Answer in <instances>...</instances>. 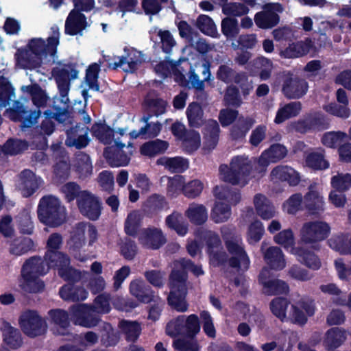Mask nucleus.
<instances>
[{"mask_svg":"<svg viewBox=\"0 0 351 351\" xmlns=\"http://www.w3.org/2000/svg\"><path fill=\"white\" fill-rule=\"evenodd\" d=\"M132 152L127 154L121 149H117L113 146L106 147L104 152V156L107 162L112 167L126 166L130 160Z\"/></svg>","mask_w":351,"mask_h":351,"instance_id":"29","label":"nucleus"},{"mask_svg":"<svg viewBox=\"0 0 351 351\" xmlns=\"http://www.w3.org/2000/svg\"><path fill=\"white\" fill-rule=\"evenodd\" d=\"M264 233L263 223L259 220H255L248 226L246 237L247 241L250 245H254L260 241Z\"/></svg>","mask_w":351,"mask_h":351,"instance_id":"60","label":"nucleus"},{"mask_svg":"<svg viewBox=\"0 0 351 351\" xmlns=\"http://www.w3.org/2000/svg\"><path fill=\"white\" fill-rule=\"evenodd\" d=\"M270 178L274 182H287L292 186L298 184L300 181L299 173L289 166L276 167L271 171Z\"/></svg>","mask_w":351,"mask_h":351,"instance_id":"25","label":"nucleus"},{"mask_svg":"<svg viewBox=\"0 0 351 351\" xmlns=\"http://www.w3.org/2000/svg\"><path fill=\"white\" fill-rule=\"evenodd\" d=\"M197 28L205 35L215 37L217 31L213 19L207 15L201 14L196 21Z\"/></svg>","mask_w":351,"mask_h":351,"instance_id":"62","label":"nucleus"},{"mask_svg":"<svg viewBox=\"0 0 351 351\" xmlns=\"http://www.w3.org/2000/svg\"><path fill=\"white\" fill-rule=\"evenodd\" d=\"M196 237L206 241L210 261L215 264H219L224 260V254L219 252L221 241L217 233L201 228L196 232Z\"/></svg>","mask_w":351,"mask_h":351,"instance_id":"19","label":"nucleus"},{"mask_svg":"<svg viewBox=\"0 0 351 351\" xmlns=\"http://www.w3.org/2000/svg\"><path fill=\"white\" fill-rule=\"evenodd\" d=\"M145 219L144 216L136 210L130 213L125 219L124 229L128 235L136 236L138 229L141 224L144 223Z\"/></svg>","mask_w":351,"mask_h":351,"instance_id":"50","label":"nucleus"},{"mask_svg":"<svg viewBox=\"0 0 351 351\" xmlns=\"http://www.w3.org/2000/svg\"><path fill=\"white\" fill-rule=\"evenodd\" d=\"M288 306L289 302L282 298H276L270 303L271 312L282 322L289 318L295 323L304 324L306 322L307 316H312L315 313L314 302L309 298H302L295 302L291 306V311L287 316Z\"/></svg>","mask_w":351,"mask_h":351,"instance_id":"3","label":"nucleus"},{"mask_svg":"<svg viewBox=\"0 0 351 351\" xmlns=\"http://www.w3.org/2000/svg\"><path fill=\"white\" fill-rule=\"evenodd\" d=\"M231 206L223 202H215L210 214L213 221L216 223L228 221L231 216Z\"/></svg>","mask_w":351,"mask_h":351,"instance_id":"51","label":"nucleus"},{"mask_svg":"<svg viewBox=\"0 0 351 351\" xmlns=\"http://www.w3.org/2000/svg\"><path fill=\"white\" fill-rule=\"evenodd\" d=\"M75 9L69 13L65 23V32L75 35L86 27L85 16L80 11H89L94 7V0H73Z\"/></svg>","mask_w":351,"mask_h":351,"instance_id":"9","label":"nucleus"},{"mask_svg":"<svg viewBox=\"0 0 351 351\" xmlns=\"http://www.w3.org/2000/svg\"><path fill=\"white\" fill-rule=\"evenodd\" d=\"M188 270L196 276L203 275L204 273L201 265H195L190 260L180 258L173 262V269L169 279L171 291L168 296V302L178 312L184 313L189 308L186 300Z\"/></svg>","mask_w":351,"mask_h":351,"instance_id":"1","label":"nucleus"},{"mask_svg":"<svg viewBox=\"0 0 351 351\" xmlns=\"http://www.w3.org/2000/svg\"><path fill=\"white\" fill-rule=\"evenodd\" d=\"M80 213L90 220L99 219L101 212L99 199L88 191H84L77 203Z\"/></svg>","mask_w":351,"mask_h":351,"instance_id":"16","label":"nucleus"},{"mask_svg":"<svg viewBox=\"0 0 351 351\" xmlns=\"http://www.w3.org/2000/svg\"><path fill=\"white\" fill-rule=\"evenodd\" d=\"M51 322L54 325L53 333L58 335H72L69 332L71 326L69 313L62 309H51L48 312Z\"/></svg>","mask_w":351,"mask_h":351,"instance_id":"23","label":"nucleus"},{"mask_svg":"<svg viewBox=\"0 0 351 351\" xmlns=\"http://www.w3.org/2000/svg\"><path fill=\"white\" fill-rule=\"evenodd\" d=\"M28 143L22 139L10 138L1 145L5 156H16L27 150Z\"/></svg>","mask_w":351,"mask_h":351,"instance_id":"47","label":"nucleus"},{"mask_svg":"<svg viewBox=\"0 0 351 351\" xmlns=\"http://www.w3.org/2000/svg\"><path fill=\"white\" fill-rule=\"evenodd\" d=\"M254 204L259 217L268 220L276 215V208L271 202L264 195L256 194L254 198Z\"/></svg>","mask_w":351,"mask_h":351,"instance_id":"33","label":"nucleus"},{"mask_svg":"<svg viewBox=\"0 0 351 351\" xmlns=\"http://www.w3.org/2000/svg\"><path fill=\"white\" fill-rule=\"evenodd\" d=\"M37 214L40 222L53 228L61 226L66 219L65 207L53 195H46L40 199Z\"/></svg>","mask_w":351,"mask_h":351,"instance_id":"5","label":"nucleus"},{"mask_svg":"<svg viewBox=\"0 0 351 351\" xmlns=\"http://www.w3.org/2000/svg\"><path fill=\"white\" fill-rule=\"evenodd\" d=\"M118 326L128 341H136L141 332V325L136 321L121 319Z\"/></svg>","mask_w":351,"mask_h":351,"instance_id":"44","label":"nucleus"},{"mask_svg":"<svg viewBox=\"0 0 351 351\" xmlns=\"http://www.w3.org/2000/svg\"><path fill=\"white\" fill-rule=\"evenodd\" d=\"M274 241L277 244L282 246L291 254L293 249H298L295 245V237L291 229H286L280 231L274 237Z\"/></svg>","mask_w":351,"mask_h":351,"instance_id":"56","label":"nucleus"},{"mask_svg":"<svg viewBox=\"0 0 351 351\" xmlns=\"http://www.w3.org/2000/svg\"><path fill=\"white\" fill-rule=\"evenodd\" d=\"M34 248V242L29 238L14 239L10 244V252L16 256H21Z\"/></svg>","mask_w":351,"mask_h":351,"instance_id":"59","label":"nucleus"},{"mask_svg":"<svg viewBox=\"0 0 351 351\" xmlns=\"http://www.w3.org/2000/svg\"><path fill=\"white\" fill-rule=\"evenodd\" d=\"M49 270L45 261L40 257L34 256L25 261L23 264L21 271L22 276H35L45 274Z\"/></svg>","mask_w":351,"mask_h":351,"instance_id":"26","label":"nucleus"},{"mask_svg":"<svg viewBox=\"0 0 351 351\" xmlns=\"http://www.w3.org/2000/svg\"><path fill=\"white\" fill-rule=\"evenodd\" d=\"M52 35L47 38V43L42 38H32L27 45V48L31 49L36 56H40L43 60L50 56L49 62L55 63L57 60L56 50L59 43V29L57 26L51 27Z\"/></svg>","mask_w":351,"mask_h":351,"instance_id":"8","label":"nucleus"},{"mask_svg":"<svg viewBox=\"0 0 351 351\" xmlns=\"http://www.w3.org/2000/svg\"><path fill=\"white\" fill-rule=\"evenodd\" d=\"M93 135L105 145L110 144L114 130L106 124L95 123L91 128Z\"/></svg>","mask_w":351,"mask_h":351,"instance_id":"54","label":"nucleus"},{"mask_svg":"<svg viewBox=\"0 0 351 351\" xmlns=\"http://www.w3.org/2000/svg\"><path fill=\"white\" fill-rule=\"evenodd\" d=\"M271 271L268 268H263L258 277V281L263 286V292L269 295L288 293V285L279 279H270Z\"/></svg>","mask_w":351,"mask_h":351,"instance_id":"21","label":"nucleus"},{"mask_svg":"<svg viewBox=\"0 0 351 351\" xmlns=\"http://www.w3.org/2000/svg\"><path fill=\"white\" fill-rule=\"evenodd\" d=\"M118 59V62L109 63L108 67L112 69H117L119 67L125 72L132 73L137 69L139 63L145 61V59L143 57L136 60L129 56L119 57Z\"/></svg>","mask_w":351,"mask_h":351,"instance_id":"52","label":"nucleus"},{"mask_svg":"<svg viewBox=\"0 0 351 351\" xmlns=\"http://www.w3.org/2000/svg\"><path fill=\"white\" fill-rule=\"evenodd\" d=\"M89 129L86 125L77 123L75 127L66 130L67 138L65 144L68 147L82 149L88 145L90 139L88 138Z\"/></svg>","mask_w":351,"mask_h":351,"instance_id":"22","label":"nucleus"},{"mask_svg":"<svg viewBox=\"0 0 351 351\" xmlns=\"http://www.w3.org/2000/svg\"><path fill=\"white\" fill-rule=\"evenodd\" d=\"M155 73L160 77L159 80L155 79V83L160 82L169 75H173L175 81L181 86H186L188 85L184 75L178 69L176 64L171 62L163 61L157 64L155 68Z\"/></svg>","mask_w":351,"mask_h":351,"instance_id":"24","label":"nucleus"},{"mask_svg":"<svg viewBox=\"0 0 351 351\" xmlns=\"http://www.w3.org/2000/svg\"><path fill=\"white\" fill-rule=\"evenodd\" d=\"M219 126L217 121L208 120L204 128L205 146L208 149H213L219 140Z\"/></svg>","mask_w":351,"mask_h":351,"instance_id":"45","label":"nucleus"},{"mask_svg":"<svg viewBox=\"0 0 351 351\" xmlns=\"http://www.w3.org/2000/svg\"><path fill=\"white\" fill-rule=\"evenodd\" d=\"M324 122V116L322 114L316 113L313 115H309L304 119H300L293 122L291 127L293 130L305 133L313 128H319Z\"/></svg>","mask_w":351,"mask_h":351,"instance_id":"30","label":"nucleus"},{"mask_svg":"<svg viewBox=\"0 0 351 351\" xmlns=\"http://www.w3.org/2000/svg\"><path fill=\"white\" fill-rule=\"evenodd\" d=\"M21 89L24 93L30 95L33 104L38 108H43L47 106L49 97L38 84L23 86Z\"/></svg>","mask_w":351,"mask_h":351,"instance_id":"36","label":"nucleus"},{"mask_svg":"<svg viewBox=\"0 0 351 351\" xmlns=\"http://www.w3.org/2000/svg\"><path fill=\"white\" fill-rule=\"evenodd\" d=\"M75 167L81 177L86 178L93 171L90 157L84 152H80L75 155Z\"/></svg>","mask_w":351,"mask_h":351,"instance_id":"53","label":"nucleus"},{"mask_svg":"<svg viewBox=\"0 0 351 351\" xmlns=\"http://www.w3.org/2000/svg\"><path fill=\"white\" fill-rule=\"evenodd\" d=\"M17 64L25 69L38 68L43 62L40 56H36L29 48L19 49L16 53Z\"/></svg>","mask_w":351,"mask_h":351,"instance_id":"28","label":"nucleus"},{"mask_svg":"<svg viewBox=\"0 0 351 351\" xmlns=\"http://www.w3.org/2000/svg\"><path fill=\"white\" fill-rule=\"evenodd\" d=\"M86 226L87 223L80 222L73 227L69 243L70 247L73 250H77L84 245Z\"/></svg>","mask_w":351,"mask_h":351,"instance_id":"49","label":"nucleus"},{"mask_svg":"<svg viewBox=\"0 0 351 351\" xmlns=\"http://www.w3.org/2000/svg\"><path fill=\"white\" fill-rule=\"evenodd\" d=\"M255 158L250 159L245 155L237 156L231 159L230 167L221 165L219 167L220 179L233 185L244 186L250 178Z\"/></svg>","mask_w":351,"mask_h":351,"instance_id":"4","label":"nucleus"},{"mask_svg":"<svg viewBox=\"0 0 351 351\" xmlns=\"http://www.w3.org/2000/svg\"><path fill=\"white\" fill-rule=\"evenodd\" d=\"M303 206L312 215H319L325 210L326 201L322 189L316 182L311 183L303 197Z\"/></svg>","mask_w":351,"mask_h":351,"instance_id":"11","label":"nucleus"},{"mask_svg":"<svg viewBox=\"0 0 351 351\" xmlns=\"http://www.w3.org/2000/svg\"><path fill=\"white\" fill-rule=\"evenodd\" d=\"M284 10L282 5L278 3L266 4L263 10L254 16L256 25L261 29H271L280 21L278 13Z\"/></svg>","mask_w":351,"mask_h":351,"instance_id":"14","label":"nucleus"},{"mask_svg":"<svg viewBox=\"0 0 351 351\" xmlns=\"http://www.w3.org/2000/svg\"><path fill=\"white\" fill-rule=\"evenodd\" d=\"M17 188L24 197L32 195L40 186L43 181L30 169H24L18 175Z\"/></svg>","mask_w":351,"mask_h":351,"instance_id":"20","label":"nucleus"},{"mask_svg":"<svg viewBox=\"0 0 351 351\" xmlns=\"http://www.w3.org/2000/svg\"><path fill=\"white\" fill-rule=\"evenodd\" d=\"M346 332L345 330L334 328L327 331L324 344L328 350H333L339 348L346 340Z\"/></svg>","mask_w":351,"mask_h":351,"instance_id":"48","label":"nucleus"},{"mask_svg":"<svg viewBox=\"0 0 351 351\" xmlns=\"http://www.w3.org/2000/svg\"><path fill=\"white\" fill-rule=\"evenodd\" d=\"M101 342L106 347L114 346L119 341V337L114 332L110 324L102 322L99 326Z\"/></svg>","mask_w":351,"mask_h":351,"instance_id":"55","label":"nucleus"},{"mask_svg":"<svg viewBox=\"0 0 351 351\" xmlns=\"http://www.w3.org/2000/svg\"><path fill=\"white\" fill-rule=\"evenodd\" d=\"M64 65V67H55L51 71V74L57 83L60 97H54L51 106L53 111L50 110H45V114L49 116L55 115V117L60 123H71V113L69 110V99L68 93L69 91V70Z\"/></svg>","mask_w":351,"mask_h":351,"instance_id":"2","label":"nucleus"},{"mask_svg":"<svg viewBox=\"0 0 351 351\" xmlns=\"http://www.w3.org/2000/svg\"><path fill=\"white\" fill-rule=\"evenodd\" d=\"M213 194L216 202L226 204L236 205L241 200V194L238 191L232 190L229 186L223 185L215 186Z\"/></svg>","mask_w":351,"mask_h":351,"instance_id":"32","label":"nucleus"},{"mask_svg":"<svg viewBox=\"0 0 351 351\" xmlns=\"http://www.w3.org/2000/svg\"><path fill=\"white\" fill-rule=\"evenodd\" d=\"M306 164L308 167L322 170L329 167V162L324 158L322 152H314L308 154L306 157Z\"/></svg>","mask_w":351,"mask_h":351,"instance_id":"61","label":"nucleus"},{"mask_svg":"<svg viewBox=\"0 0 351 351\" xmlns=\"http://www.w3.org/2000/svg\"><path fill=\"white\" fill-rule=\"evenodd\" d=\"M226 247L232 257L229 260L231 267L247 270L250 266V261L246 254L242 239L239 237L232 238L226 241Z\"/></svg>","mask_w":351,"mask_h":351,"instance_id":"13","label":"nucleus"},{"mask_svg":"<svg viewBox=\"0 0 351 351\" xmlns=\"http://www.w3.org/2000/svg\"><path fill=\"white\" fill-rule=\"evenodd\" d=\"M59 294L64 300L78 302L86 300L88 293L83 287L67 284L60 288Z\"/></svg>","mask_w":351,"mask_h":351,"instance_id":"31","label":"nucleus"},{"mask_svg":"<svg viewBox=\"0 0 351 351\" xmlns=\"http://www.w3.org/2000/svg\"><path fill=\"white\" fill-rule=\"evenodd\" d=\"M19 324L23 332L31 338L44 335L47 328L46 322L34 310L23 312L19 317Z\"/></svg>","mask_w":351,"mask_h":351,"instance_id":"10","label":"nucleus"},{"mask_svg":"<svg viewBox=\"0 0 351 351\" xmlns=\"http://www.w3.org/2000/svg\"><path fill=\"white\" fill-rule=\"evenodd\" d=\"M278 77L283 80L282 91L286 97L296 99L306 94L308 85L305 80L293 77L289 72L280 73Z\"/></svg>","mask_w":351,"mask_h":351,"instance_id":"17","label":"nucleus"},{"mask_svg":"<svg viewBox=\"0 0 351 351\" xmlns=\"http://www.w3.org/2000/svg\"><path fill=\"white\" fill-rule=\"evenodd\" d=\"M253 64L260 70V78L262 80H268L274 69L273 62L268 58L261 56L253 60Z\"/></svg>","mask_w":351,"mask_h":351,"instance_id":"63","label":"nucleus"},{"mask_svg":"<svg viewBox=\"0 0 351 351\" xmlns=\"http://www.w3.org/2000/svg\"><path fill=\"white\" fill-rule=\"evenodd\" d=\"M309 45L303 42L292 43L280 52V56L285 58H298L306 54L309 51Z\"/></svg>","mask_w":351,"mask_h":351,"instance_id":"57","label":"nucleus"},{"mask_svg":"<svg viewBox=\"0 0 351 351\" xmlns=\"http://www.w3.org/2000/svg\"><path fill=\"white\" fill-rule=\"evenodd\" d=\"M186 116L190 126L199 128L203 123V110L197 103H191L186 109Z\"/></svg>","mask_w":351,"mask_h":351,"instance_id":"58","label":"nucleus"},{"mask_svg":"<svg viewBox=\"0 0 351 351\" xmlns=\"http://www.w3.org/2000/svg\"><path fill=\"white\" fill-rule=\"evenodd\" d=\"M330 184L339 192L348 191L351 188V174L339 173L332 177Z\"/></svg>","mask_w":351,"mask_h":351,"instance_id":"64","label":"nucleus"},{"mask_svg":"<svg viewBox=\"0 0 351 351\" xmlns=\"http://www.w3.org/2000/svg\"><path fill=\"white\" fill-rule=\"evenodd\" d=\"M292 254L295 255L299 262L310 269L317 270L321 267V261L315 253L304 247L293 249Z\"/></svg>","mask_w":351,"mask_h":351,"instance_id":"35","label":"nucleus"},{"mask_svg":"<svg viewBox=\"0 0 351 351\" xmlns=\"http://www.w3.org/2000/svg\"><path fill=\"white\" fill-rule=\"evenodd\" d=\"M189 221L196 225H202L208 219V211L203 204H191L185 212Z\"/></svg>","mask_w":351,"mask_h":351,"instance_id":"42","label":"nucleus"},{"mask_svg":"<svg viewBox=\"0 0 351 351\" xmlns=\"http://www.w3.org/2000/svg\"><path fill=\"white\" fill-rule=\"evenodd\" d=\"M157 164L164 166L171 172L181 173L189 168V161L182 157H161L157 160Z\"/></svg>","mask_w":351,"mask_h":351,"instance_id":"41","label":"nucleus"},{"mask_svg":"<svg viewBox=\"0 0 351 351\" xmlns=\"http://www.w3.org/2000/svg\"><path fill=\"white\" fill-rule=\"evenodd\" d=\"M330 232V226L324 221H307L304 223L300 228V242L305 245H310L315 250H319V243L326 239Z\"/></svg>","mask_w":351,"mask_h":351,"instance_id":"6","label":"nucleus"},{"mask_svg":"<svg viewBox=\"0 0 351 351\" xmlns=\"http://www.w3.org/2000/svg\"><path fill=\"white\" fill-rule=\"evenodd\" d=\"M264 243H262L261 250L263 252L264 258L267 263L271 269L281 270L286 266L285 255L282 251L276 246L268 247L264 251Z\"/></svg>","mask_w":351,"mask_h":351,"instance_id":"27","label":"nucleus"},{"mask_svg":"<svg viewBox=\"0 0 351 351\" xmlns=\"http://www.w3.org/2000/svg\"><path fill=\"white\" fill-rule=\"evenodd\" d=\"M145 106L147 110V115L143 116L141 119V121L145 123L138 131L133 130L130 133L132 138H137L138 137L143 138L151 129V123L148 121L152 116V108L154 107V98L151 94H148L145 99Z\"/></svg>","mask_w":351,"mask_h":351,"instance_id":"40","label":"nucleus"},{"mask_svg":"<svg viewBox=\"0 0 351 351\" xmlns=\"http://www.w3.org/2000/svg\"><path fill=\"white\" fill-rule=\"evenodd\" d=\"M210 63L205 59H202L191 66L189 72V82L190 88H193L197 90L203 91L204 90V82L210 80Z\"/></svg>","mask_w":351,"mask_h":351,"instance_id":"15","label":"nucleus"},{"mask_svg":"<svg viewBox=\"0 0 351 351\" xmlns=\"http://www.w3.org/2000/svg\"><path fill=\"white\" fill-rule=\"evenodd\" d=\"M47 266L49 267H62L69 266L70 259L68 256L58 250H47L45 255Z\"/></svg>","mask_w":351,"mask_h":351,"instance_id":"46","label":"nucleus"},{"mask_svg":"<svg viewBox=\"0 0 351 351\" xmlns=\"http://www.w3.org/2000/svg\"><path fill=\"white\" fill-rule=\"evenodd\" d=\"M5 113L14 121H21L23 128H31L37 123L41 114L40 110H29L20 101L14 100L12 107L7 109Z\"/></svg>","mask_w":351,"mask_h":351,"instance_id":"12","label":"nucleus"},{"mask_svg":"<svg viewBox=\"0 0 351 351\" xmlns=\"http://www.w3.org/2000/svg\"><path fill=\"white\" fill-rule=\"evenodd\" d=\"M254 123L255 120L252 117H239L230 129L232 138L236 141L243 139Z\"/></svg>","mask_w":351,"mask_h":351,"instance_id":"38","label":"nucleus"},{"mask_svg":"<svg viewBox=\"0 0 351 351\" xmlns=\"http://www.w3.org/2000/svg\"><path fill=\"white\" fill-rule=\"evenodd\" d=\"M71 311L76 325L90 328L97 326L101 321L99 316L95 313L96 311L90 309L89 305L86 304L73 305Z\"/></svg>","mask_w":351,"mask_h":351,"instance_id":"18","label":"nucleus"},{"mask_svg":"<svg viewBox=\"0 0 351 351\" xmlns=\"http://www.w3.org/2000/svg\"><path fill=\"white\" fill-rule=\"evenodd\" d=\"M200 330V324L197 315H179L171 319L167 325L166 333L171 337L186 335L194 337Z\"/></svg>","mask_w":351,"mask_h":351,"instance_id":"7","label":"nucleus"},{"mask_svg":"<svg viewBox=\"0 0 351 351\" xmlns=\"http://www.w3.org/2000/svg\"><path fill=\"white\" fill-rule=\"evenodd\" d=\"M3 341L12 349L20 348L23 343V339L20 331L12 326L8 322H3L1 328Z\"/></svg>","mask_w":351,"mask_h":351,"instance_id":"34","label":"nucleus"},{"mask_svg":"<svg viewBox=\"0 0 351 351\" xmlns=\"http://www.w3.org/2000/svg\"><path fill=\"white\" fill-rule=\"evenodd\" d=\"M302 110L300 101H292L281 106L277 111L274 122L280 124L286 120L298 116Z\"/></svg>","mask_w":351,"mask_h":351,"instance_id":"39","label":"nucleus"},{"mask_svg":"<svg viewBox=\"0 0 351 351\" xmlns=\"http://www.w3.org/2000/svg\"><path fill=\"white\" fill-rule=\"evenodd\" d=\"M130 291L132 295L144 303H148L152 300V291L150 286L147 285L142 280H133L130 285Z\"/></svg>","mask_w":351,"mask_h":351,"instance_id":"37","label":"nucleus"},{"mask_svg":"<svg viewBox=\"0 0 351 351\" xmlns=\"http://www.w3.org/2000/svg\"><path fill=\"white\" fill-rule=\"evenodd\" d=\"M350 237L348 234L339 233L332 235L328 240L329 247L343 255H350Z\"/></svg>","mask_w":351,"mask_h":351,"instance_id":"43","label":"nucleus"}]
</instances>
